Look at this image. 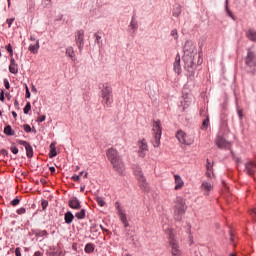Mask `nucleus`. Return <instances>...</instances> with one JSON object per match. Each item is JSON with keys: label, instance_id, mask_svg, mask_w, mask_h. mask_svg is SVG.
Segmentation results:
<instances>
[{"label": "nucleus", "instance_id": "obj_36", "mask_svg": "<svg viewBox=\"0 0 256 256\" xmlns=\"http://www.w3.org/2000/svg\"><path fill=\"white\" fill-rule=\"evenodd\" d=\"M41 207H42V211H46L47 207H49V201L42 200L41 201Z\"/></svg>", "mask_w": 256, "mask_h": 256}, {"label": "nucleus", "instance_id": "obj_64", "mask_svg": "<svg viewBox=\"0 0 256 256\" xmlns=\"http://www.w3.org/2000/svg\"><path fill=\"white\" fill-rule=\"evenodd\" d=\"M12 116L14 117V119H17V112L12 111Z\"/></svg>", "mask_w": 256, "mask_h": 256}, {"label": "nucleus", "instance_id": "obj_31", "mask_svg": "<svg viewBox=\"0 0 256 256\" xmlns=\"http://www.w3.org/2000/svg\"><path fill=\"white\" fill-rule=\"evenodd\" d=\"M182 9V7H181V5H176L174 8H173V10H172V15H173V17H179V15H181V10Z\"/></svg>", "mask_w": 256, "mask_h": 256}, {"label": "nucleus", "instance_id": "obj_50", "mask_svg": "<svg viewBox=\"0 0 256 256\" xmlns=\"http://www.w3.org/2000/svg\"><path fill=\"white\" fill-rule=\"evenodd\" d=\"M71 179H72V181L78 182V181H80V179H81V175L74 174V175L71 177Z\"/></svg>", "mask_w": 256, "mask_h": 256}, {"label": "nucleus", "instance_id": "obj_22", "mask_svg": "<svg viewBox=\"0 0 256 256\" xmlns=\"http://www.w3.org/2000/svg\"><path fill=\"white\" fill-rule=\"evenodd\" d=\"M133 171H134V175H135L137 180L142 179L143 177H145V175H143V170L141 169V166L134 165L133 166Z\"/></svg>", "mask_w": 256, "mask_h": 256}, {"label": "nucleus", "instance_id": "obj_20", "mask_svg": "<svg viewBox=\"0 0 256 256\" xmlns=\"http://www.w3.org/2000/svg\"><path fill=\"white\" fill-rule=\"evenodd\" d=\"M175 180V191H179V189H183V185H185V182H183V178L179 174L174 175Z\"/></svg>", "mask_w": 256, "mask_h": 256}, {"label": "nucleus", "instance_id": "obj_30", "mask_svg": "<svg viewBox=\"0 0 256 256\" xmlns=\"http://www.w3.org/2000/svg\"><path fill=\"white\" fill-rule=\"evenodd\" d=\"M85 253L91 254L95 251V244L87 243L84 248Z\"/></svg>", "mask_w": 256, "mask_h": 256}, {"label": "nucleus", "instance_id": "obj_42", "mask_svg": "<svg viewBox=\"0 0 256 256\" xmlns=\"http://www.w3.org/2000/svg\"><path fill=\"white\" fill-rule=\"evenodd\" d=\"M38 237H47V235H49V233L47 232V230H41L37 233Z\"/></svg>", "mask_w": 256, "mask_h": 256}, {"label": "nucleus", "instance_id": "obj_1", "mask_svg": "<svg viewBox=\"0 0 256 256\" xmlns=\"http://www.w3.org/2000/svg\"><path fill=\"white\" fill-rule=\"evenodd\" d=\"M183 51L184 69L187 71L188 77H194L195 69L203 63V58L197 54V47L191 41L185 42Z\"/></svg>", "mask_w": 256, "mask_h": 256}, {"label": "nucleus", "instance_id": "obj_43", "mask_svg": "<svg viewBox=\"0 0 256 256\" xmlns=\"http://www.w3.org/2000/svg\"><path fill=\"white\" fill-rule=\"evenodd\" d=\"M16 213L18 215H25V213H27V210L25 209V207H21L16 211Z\"/></svg>", "mask_w": 256, "mask_h": 256}, {"label": "nucleus", "instance_id": "obj_46", "mask_svg": "<svg viewBox=\"0 0 256 256\" xmlns=\"http://www.w3.org/2000/svg\"><path fill=\"white\" fill-rule=\"evenodd\" d=\"M23 129L25 133H31V126L29 124H24Z\"/></svg>", "mask_w": 256, "mask_h": 256}, {"label": "nucleus", "instance_id": "obj_51", "mask_svg": "<svg viewBox=\"0 0 256 256\" xmlns=\"http://www.w3.org/2000/svg\"><path fill=\"white\" fill-rule=\"evenodd\" d=\"M226 13H227V15H228L231 19H233V21H235V16L233 15V12H231V10L227 9V7H226Z\"/></svg>", "mask_w": 256, "mask_h": 256}, {"label": "nucleus", "instance_id": "obj_2", "mask_svg": "<svg viewBox=\"0 0 256 256\" xmlns=\"http://www.w3.org/2000/svg\"><path fill=\"white\" fill-rule=\"evenodd\" d=\"M166 235L168 240V247L172 256H183L181 246H179V240H177V234L171 228L166 229Z\"/></svg>", "mask_w": 256, "mask_h": 256}, {"label": "nucleus", "instance_id": "obj_32", "mask_svg": "<svg viewBox=\"0 0 256 256\" xmlns=\"http://www.w3.org/2000/svg\"><path fill=\"white\" fill-rule=\"evenodd\" d=\"M86 213L87 211L85 209H81L79 212L75 214V217L78 218L79 220H83L86 217Z\"/></svg>", "mask_w": 256, "mask_h": 256}, {"label": "nucleus", "instance_id": "obj_27", "mask_svg": "<svg viewBox=\"0 0 256 256\" xmlns=\"http://www.w3.org/2000/svg\"><path fill=\"white\" fill-rule=\"evenodd\" d=\"M4 135H7L8 137H13V135H15V130H13L11 125L5 126Z\"/></svg>", "mask_w": 256, "mask_h": 256}, {"label": "nucleus", "instance_id": "obj_7", "mask_svg": "<svg viewBox=\"0 0 256 256\" xmlns=\"http://www.w3.org/2000/svg\"><path fill=\"white\" fill-rule=\"evenodd\" d=\"M138 146V157H141V159H145L147 153L149 152V145L147 144V140L145 138H142L137 142Z\"/></svg>", "mask_w": 256, "mask_h": 256}, {"label": "nucleus", "instance_id": "obj_39", "mask_svg": "<svg viewBox=\"0 0 256 256\" xmlns=\"http://www.w3.org/2000/svg\"><path fill=\"white\" fill-rule=\"evenodd\" d=\"M63 254V250L61 249H55L52 252V256H61Z\"/></svg>", "mask_w": 256, "mask_h": 256}, {"label": "nucleus", "instance_id": "obj_49", "mask_svg": "<svg viewBox=\"0 0 256 256\" xmlns=\"http://www.w3.org/2000/svg\"><path fill=\"white\" fill-rule=\"evenodd\" d=\"M25 89H26V99H31V92L29 91V86L25 84Z\"/></svg>", "mask_w": 256, "mask_h": 256}, {"label": "nucleus", "instance_id": "obj_56", "mask_svg": "<svg viewBox=\"0 0 256 256\" xmlns=\"http://www.w3.org/2000/svg\"><path fill=\"white\" fill-rule=\"evenodd\" d=\"M15 255H16V256H21V248H20V247H17V248L15 249Z\"/></svg>", "mask_w": 256, "mask_h": 256}, {"label": "nucleus", "instance_id": "obj_34", "mask_svg": "<svg viewBox=\"0 0 256 256\" xmlns=\"http://www.w3.org/2000/svg\"><path fill=\"white\" fill-rule=\"evenodd\" d=\"M229 239H230V243H235L237 239V237H235V232L231 228L229 230Z\"/></svg>", "mask_w": 256, "mask_h": 256}, {"label": "nucleus", "instance_id": "obj_21", "mask_svg": "<svg viewBox=\"0 0 256 256\" xmlns=\"http://www.w3.org/2000/svg\"><path fill=\"white\" fill-rule=\"evenodd\" d=\"M174 71L177 75H181V56L179 54L175 57Z\"/></svg>", "mask_w": 256, "mask_h": 256}, {"label": "nucleus", "instance_id": "obj_45", "mask_svg": "<svg viewBox=\"0 0 256 256\" xmlns=\"http://www.w3.org/2000/svg\"><path fill=\"white\" fill-rule=\"evenodd\" d=\"M10 151H11V153H13L14 155H17V153H19V149H18L16 146H14V145H12V146L10 147Z\"/></svg>", "mask_w": 256, "mask_h": 256}, {"label": "nucleus", "instance_id": "obj_57", "mask_svg": "<svg viewBox=\"0 0 256 256\" xmlns=\"http://www.w3.org/2000/svg\"><path fill=\"white\" fill-rule=\"evenodd\" d=\"M188 241H189V245H193V235L192 234H189L188 236Z\"/></svg>", "mask_w": 256, "mask_h": 256}, {"label": "nucleus", "instance_id": "obj_47", "mask_svg": "<svg viewBox=\"0 0 256 256\" xmlns=\"http://www.w3.org/2000/svg\"><path fill=\"white\" fill-rule=\"evenodd\" d=\"M13 21H15V18H8L6 20V23H7L9 29H11V25H13Z\"/></svg>", "mask_w": 256, "mask_h": 256}, {"label": "nucleus", "instance_id": "obj_55", "mask_svg": "<svg viewBox=\"0 0 256 256\" xmlns=\"http://www.w3.org/2000/svg\"><path fill=\"white\" fill-rule=\"evenodd\" d=\"M90 231H91V233H97V231H98L97 230V225L96 224L92 225Z\"/></svg>", "mask_w": 256, "mask_h": 256}, {"label": "nucleus", "instance_id": "obj_33", "mask_svg": "<svg viewBox=\"0 0 256 256\" xmlns=\"http://www.w3.org/2000/svg\"><path fill=\"white\" fill-rule=\"evenodd\" d=\"M209 128V116L206 117V119L202 122L201 129L202 131H207Z\"/></svg>", "mask_w": 256, "mask_h": 256}, {"label": "nucleus", "instance_id": "obj_4", "mask_svg": "<svg viewBox=\"0 0 256 256\" xmlns=\"http://www.w3.org/2000/svg\"><path fill=\"white\" fill-rule=\"evenodd\" d=\"M102 103L105 107L113 105V88L109 84H103L101 90Z\"/></svg>", "mask_w": 256, "mask_h": 256}, {"label": "nucleus", "instance_id": "obj_3", "mask_svg": "<svg viewBox=\"0 0 256 256\" xmlns=\"http://www.w3.org/2000/svg\"><path fill=\"white\" fill-rule=\"evenodd\" d=\"M186 211H187V204H185V199H183V197H177L175 200V206H174L175 221H181Z\"/></svg>", "mask_w": 256, "mask_h": 256}, {"label": "nucleus", "instance_id": "obj_58", "mask_svg": "<svg viewBox=\"0 0 256 256\" xmlns=\"http://www.w3.org/2000/svg\"><path fill=\"white\" fill-rule=\"evenodd\" d=\"M100 229H102L104 231V233H109V230L105 227H103V225H99Z\"/></svg>", "mask_w": 256, "mask_h": 256}, {"label": "nucleus", "instance_id": "obj_60", "mask_svg": "<svg viewBox=\"0 0 256 256\" xmlns=\"http://www.w3.org/2000/svg\"><path fill=\"white\" fill-rule=\"evenodd\" d=\"M53 149H57V148L55 147V142H52V143L50 144V150H53Z\"/></svg>", "mask_w": 256, "mask_h": 256}, {"label": "nucleus", "instance_id": "obj_54", "mask_svg": "<svg viewBox=\"0 0 256 256\" xmlns=\"http://www.w3.org/2000/svg\"><path fill=\"white\" fill-rule=\"evenodd\" d=\"M46 118H47V117H46L45 115H42V116H40V117L37 118V122H38V123H43V121H45Z\"/></svg>", "mask_w": 256, "mask_h": 256}, {"label": "nucleus", "instance_id": "obj_14", "mask_svg": "<svg viewBox=\"0 0 256 256\" xmlns=\"http://www.w3.org/2000/svg\"><path fill=\"white\" fill-rule=\"evenodd\" d=\"M245 63H246V65H248V67H256V55H255V52L248 51Z\"/></svg>", "mask_w": 256, "mask_h": 256}, {"label": "nucleus", "instance_id": "obj_59", "mask_svg": "<svg viewBox=\"0 0 256 256\" xmlns=\"http://www.w3.org/2000/svg\"><path fill=\"white\" fill-rule=\"evenodd\" d=\"M34 256H43L42 252L41 251H36L34 253Z\"/></svg>", "mask_w": 256, "mask_h": 256}, {"label": "nucleus", "instance_id": "obj_18", "mask_svg": "<svg viewBox=\"0 0 256 256\" xmlns=\"http://www.w3.org/2000/svg\"><path fill=\"white\" fill-rule=\"evenodd\" d=\"M245 169H246V173L247 175H255L256 173V162H248L245 164Z\"/></svg>", "mask_w": 256, "mask_h": 256}, {"label": "nucleus", "instance_id": "obj_5", "mask_svg": "<svg viewBox=\"0 0 256 256\" xmlns=\"http://www.w3.org/2000/svg\"><path fill=\"white\" fill-rule=\"evenodd\" d=\"M152 131L154 135L152 145L153 147L157 148L161 145V135H163V127L161 126V120L153 121Z\"/></svg>", "mask_w": 256, "mask_h": 256}, {"label": "nucleus", "instance_id": "obj_61", "mask_svg": "<svg viewBox=\"0 0 256 256\" xmlns=\"http://www.w3.org/2000/svg\"><path fill=\"white\" fill-rule=\"evenodd\" d=\"M32 93H37V88L35 87V85L32 84V89H31Z\"/></svg>", "mask_w": 256, "mask_h": 256}, {"label": "nucleus", "instance_id": "obj_63", "mask_svg": "<svg viewBox=\"0 0 256 256\" xmlns=\"http://www.w3.org/2000/svg\"><path fill=\"white\" fill-rule=\"evenodd\" d=\"M80 191H81V193H84V192H85V185H81Z\"/></svg>", "mask_w": 256, "mask_h": 256}, {"label": "nucleus", "instance_id": "obj_44", "mask_svg": "<svg viewBox=\"0 0 256 256\" xmlns=\"http://www.w3.org/2000/svg\"><path fill=\"white\" fill-rule=\"evenodd\" d=\"M19 203H21V200H19V198H15L14 200L11 201V205L13 207H17V205H19Z\"/></svg>", "mask_w": 256, "mask_h": 256}, {"label": "nucleus", "instance_id": "obj_15", "mask_svg": "<svg viewBox=\"0 0 256 256\" xmlns=\"http://www.w3.org/2000/svg\"><path fill=\"white\" fill-rule=\"evenodd\" d=\"M201 191H203L204 195L207 197L209 196V193H211V191H213V184H211V182L209 181H202V184L200 186Z\"/></svg>", "mask_w": 256, "mask_h": 256}, {"label": "nucleus", "instance_id": "obj_52", "mask_svg": "<svg viewBox=\"0 0 256 256\" xmlns=\"http://www.w3.org/2000/svg\"><path fill=\"white\" fill-rule=\"evenodd\" d=\"M0 101L2 103L5 102V90H1V92H0Z\"/></svg>", "mask_w": 256, "mask_h": 256}, {"label": "nucleus", "instance_id": "obj_38", "mask_svg": "<svg viewBox=\"0 0 256 256\" xmlns=\"http://www.w3.org/2000/svg\"><path fill=\"white\" fill-rule=\"evenodd\" d=\"M6 51H8L9 55L11 58H13V46H11V44H8L6 47H5Z\"/></svg>", "mask_w": 256, "mask_h": 256}, {"label": "nucleus", "instance_id": "obj_11", "mask_svg": "<svg viewBox=\"0 0 256 256\" xmlns=\"http://www.w3.org/2000/svg\"><path fill=\"white\" fill-rule=\"evenodd\" d=\"M18 145H22L26 149V157L28 159L33 158V146L25 140H17Z\"/></svg>", "mask_w": 256, "mask_h": 256}, {"label": "nucleus", "instance_id": "obj_9", "mask_svg": "<svg viewBox=\"0 0 256 256\" xmlns=\"http://www.w3.org/2000/svg\"><path fill=\"white\" fill-rule=\"evenodd\" d=\"M115 206L117 209L118 216L120 217V221L123 223L125 229H127V227H129V222H127V214H125V210H123L119 202H116Z\"/></svg>", "mask_w": 256, "mask_h": 256}, {"label": "nucleus", "instance_id": "obj_24", "mask_svg": "<svg viewBox=\"0 0 256 256\" xmlns=\"http://www.w3.org/2000/svg\"><path fill=\"white\" fill-rule=\"evenodd\" d=\"M40 47L41 46L39 45V40H36V44H30L29 47H28V50L33 55H37V53H39Z\"/></svg>", "mask_w": 256, "mask_h": 256}, {"label": "nucleus", "instance_id": "obj_10", "mask_svg": "<svg viewBox=\"0 0 256 256\" xmlns=\"http://www.w3.org/2000/svg\"><path fill=\"white\" fill-rule=\"evenodd\" d=\"M106 157L108 161H110V163H113V161H117L121 159V155H119V151H117V149L115 148H109L106 151Z\"/></svg>", "mask_w": 256, "mask_h": 256}, {"label": "nucleus", "instance_id": "obj_23", "mask_svg": "<svg viewBox=\"0 0 256 256\" xmlns=\"http://www.w3.org/2000/svg\"><path fill=\"white\" fill-rule=\"evenodd\" d=\"M206 169V177H208V179H213L215 174L213 173V164L209 162V159H207Z\"/></svg>", "mask_w": 256, "mask_h": 256}, {"label": "nucleus", "instance_id": "obj_8", "mask_svg": "<svg viewBox=\"0 0 256 256\" xmlns=\"http://www.w3.org/2000/svg\"><path fill=\"white\" fill-rule=\"evenodd\" d=\"M110 163L118 175H125V162H123V158H119Z\"/></svg>", "mask_w": 256, "mask_h": 256}, {"label": "nucleus", "instance_id": "obj_12", "mask_svg": "<svg viewBox=\"0 0 256 256\" xmlns=\"http://www.w3.org/2000/svg\"><path fill=\"white\" fill-rule=\"evenodd\" d=\"M76 45H78L79 51L85 47V32L83 30H79L76 35Z\"/></svg>", "mask_w": 256, "mask_h": 256}, {"label": "nucleus", "instance_id": "obj_48", "mask_svg": "<svg viewBox=\"0 0 256 256\" xmlns=\"http://www.w3.org/2000/svg\"><path fill=\"white\" fill-rule=\"evenodd\" d=\"M3 81L5 89H11V84L9 83V80L5 78Z\"/></svg>", "mask_w": 256, "mask_h": 256}, {"label": "nucleus", "instance_id": "obj_19", "mask_svg": "<svg viewBox=\"0 0 256 256\" xmlns=\"http://www.w3.org/2000/svg\"><path fill=\"white\" fill-rule=\"evenodd\" d=\"M9 71L12 75H17V73H19V65L15 61V58L10 59Z\"/></svg>", "mask_w": 256, "mask_h": 256}, {"label": "nucleus", "instance_id": "obj_40", "mask_svg": "<svg viewBox=\"0 0 256 256\" xmlns=\"http://www.w3.org/2000/svg\"><path fill=\"white\" fill-rule=\"evenodd\" d=\"M171 37H174L175 41L179 39V33L177 32V29H173L171 31Z\"/></svg>", "mask_w": 256, "mask_h": 256}, {"label": "nucleus", "instance_id": "obj_35", "mask_svg": "<svg viewBox=\"0 0 256 256\" xmlns=\"http://www.w3.org/2000/svg\"><path fill=\"white\" fill-rule=\"evenodd\" d=\"M23 111H24V114H25V115H28V114H29V111H31V102H27V103H26V105H25Z\"/></svg>", "mask_w": 256, "mask_h": 256}, {"label": "nucleus", "instance_id": "obj_13", "mask_svg": "<svg viewBox=\"0 0 256 256\" xmlns=\"http://www.w3.org/2000/svg\"><path fill=\"white\" fill-rule=\"evenodd\" d=\"M215 145L218 149H225V132L220 131L215 139Z\"/></svg>", "mask_w": 256, "mask_h": 256}, {"label": "nucleus", "instance_id": "obj_29", "mask_svg": "<svg viewBox=\"0 0 256 256\" xmlns=\"http://www.w3.org/2000/svg\"><path fill=\"white\" fill-rule=\"evenodd\" d=\"M129 27L132 29L133 33L139 29V25L137 24V20H135V16H132Z\"/></svg>", "mask_w": 256, "mask_h": 256}, {"label": "nucleus", "instance_id": "obj_37", "mask_svg": "<svg viewBox=\"0 0 256 256\" xmlns=\"http://www.w3.org/2000/svg\"><path fill=\"white\" fill-rule=\"evenodd\" d=\"M96 202L98 203L99 207H105V200H103V198L97 197Z\"/></svg>", "mask_w": 256, "mask_h": 256}, {"label": "nucleus", "instance_id": "obj_28", "mask_svg": "<svg viewBox=\"0 0 256 256\" xmlns=\"http://www.w3.org/2000/svg\"><path fill=\"white\" fill-rule=\"evenodd\" d=\"M246 36L250 41L256 42V31L253 29H250L246 32Z\"/></svg>", "mask_w": 256, "mask_h": 256}, {"label": "nucleus", "instance_id": "obj_6", "mask_svg": "<svg viewBox=\"0 0 256 256\" xmlns=\"http://www.w3.org/2000/svg\"><path fill=\"white\" fill-rule=\"evenodd\" d=\"M176 139H178L179 143H182V145H193L195 142L193 137L188 136L183 130H179L176 133Z\"/></svg>", "mask_w": 256, "mask_h": 256}, {"label": "nucleus", "instance_id": "obj_26", "mask_svg": "<svg viewBox=\"0 0 256 256\" xmlns=\"http://www.w3.org/2000/svg\"><path fill=\"white\" fill-rule=\"evenodd\" d=\"M66 56L69 57L72 61H75V50L72 46L66 48Z\"/></svg>", "mask_w": 256, "mask_h": 256}, {"label": "nucleus", "instance_id": "obj_17", "mask_svg": "<svg viewBox=\"0 0 256 256\" xmlns=\"http://www.w3.org/2000/svg\"><path fill=\"white\" fill-rule=\"evenodd\" d=\"M68 205L70 209L79 210L81 209V201L77 199V197H73L68 201Z\"/></svg>", "mask_w": 256, "mask_h": 256}, {"label": "nucleus", "instance_id": "obj_62", "mask_svg": "<svg viewBox=\"0 0 256 256\" xmlns=\"http://www.w3.org/2000/svg\"><path fill=\"white\" fill-rule=\"evenodd\" d=\"M49 170H50V173H55V171H56V169H55L54 166H51V167L49 168Z\"/></svg>", "mask_w": 256, "mask_h": 256}, {"label": "nucleus", "instance_id": "obj_41", "mask_svg": "<svg viewBox=\"0 0 256 256\" xmlns=\"http://www.w3.org/2000/svg\"><path fill=\"white\" fill-rule=\"evenodd\" d=\"M49 157L50 159H53V157H57V148L50 150Z\"/></svg>", "mask_w": 256, "mask_h": 256}, {"label": "nucleus", "instance_id": "obj_25", "mask_svg": "<svg viewBox=\"0 0 256 256\" xmlns=\"http://www.w3.org/2000/svg\"><path fill=\"white\" fill-rule=\"evenodd\" d=\"M73 219H75V216L71 211H68L64 214V221L67 225H71V223H73Z\"/></svg>", "mask_w": 256, "mask_h": 256}, {"label": "nucleus", "instance_id": "obj_16", "mask_svg": "<svg viewBox=\"0 0 256 256\" xmlns=\"http://www.w3.org/2000/svg\"><path fill=\"white\" fill-rule=\"evenodd\" d=\"M137 181L140 189H142L144 193H149L151 188L149 187V183H147V178H145L144 176L142 178H139Z\"/></svg>", "mask_w": 256, "mask_h": 256}, {"label": "nucleus", "instance_id": "obj_53", "mask_svg": "<svg viewBox=\"0 0 256 256\" xmlns=\"http://www.w3.org/2000/svg\"><path fill=\"white\" fill-rule=\"evenodd\" d=\"M94 37H96V43H97V45H99L101 43V36H99L98 33H95Z\"/></svg>", "mask_w": 256, "mask_h": 256}]
</instances>
